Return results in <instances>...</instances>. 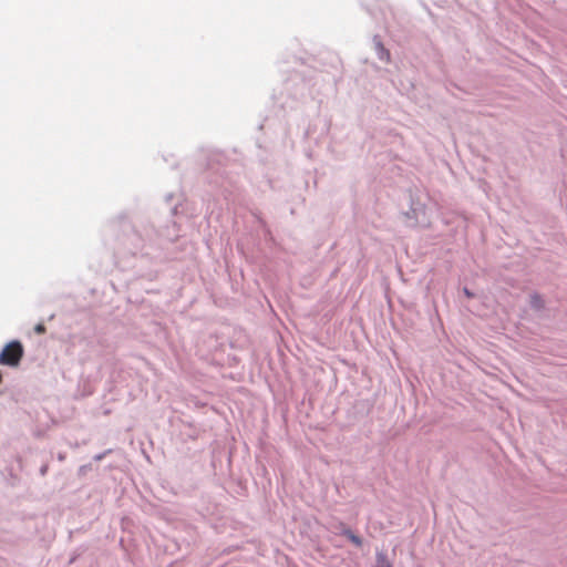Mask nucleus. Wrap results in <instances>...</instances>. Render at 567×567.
Listing matches in <instances>:
<instances>
[{"mask_svg": "<svg viewBox=\"0 0 567 567\" xmlns=\"http://www.w3.org/2000/svg\"><path fill=\"white\" fill-rule=\"evenodd\" d=\"M380 48H381L382 52L385 54L386 61H389L390 53L388 51H385L382 45H380Z\"/></svg>", "mask_w": 567, "mask_h": 567, "instance_id": "423d86ee", "label": "nucleus"}, {"mask_svg": "<svg viewBox=\"0 0 567 567\" xmlns=\"http://www.w3.org/2000/svg\"><path fill=\"white\" fill-rule=\"evenodd\" d=\"M465 293H466L467 297L472 296L468 290H465Z\"/></svg>", "mask_w": 567, "mask_h": 567, "instance_id": "0eeeda50", "label": "nucleus"}, {"mask_svg": "<svg viewBox=\"0 0 567 567\" xmlns=\"http://www.w3.org/2000/svg\"><path fill=\"white\" fill-rule=\"evenodd\" d=\"M349 540L357 547L362 546V539L359 536H357L355 534L351 535Z\"/></svg>", "mask_w": 567, "mask_h": 567, "instance_id": "7ed1b4c3", "label": "nucleus"}, {"mask_svg": "<svg viewBox=\"0 0 567 567\" xmlns=\"http://www.w3.org/2000/svg\"><path fill=\"white\" fill-rule=\"evenodd\" d=\"M45 326L43 323H38L35 327H34V332L38 333V334H43L45 332Z\"/></svg>", "mask_w": 567, "mask_h": 567, "instance_id": "20e7f679", "label": "nucleus"}, {"mask_svg": "<svg viewBox=\"0 0 567 567\" xmlns=\"http://www.w3.org/2000/svg\"><path fill=\"white\" fill-rule=\"evenodd\" d=\"M24 354L23 346L20 341L13 340L7 343L0 352V364L8 367H18Z\"/></svg>", "mask_w": 567, "mask_h": 567, "instance_id": "f257e3e1", "label": "nucleus"}, {"mask_svg": "<svg viewBox=\"0 0 567 567\" xmlns=\"http://www.w3.org/2000/svg\"><path fill=\"white\" fill-rule=\"evenodd\" d=\"M373 567H393L384 553H378L375 565Z\"/></svg>", "mask_w": 567, "mask_h": 567, "instance_id": "f03ea898", "label": "nucleus"}, {"mask_svg": "<svg viewBox=\"0 0 567 567\" xmlns=\"http://www.w3.org/2000/svg\"><path fill=\"white\" fill-rule=\"evenodd\" d=\"M342 535H344L348 539H350V536L353 535V533L351 529L344 528L342 532Z\"/></svg>", "mask_w": 567, "mask_h": 567, "instance_id": "39448f33", "label": "nucleus"}]
</instances>
